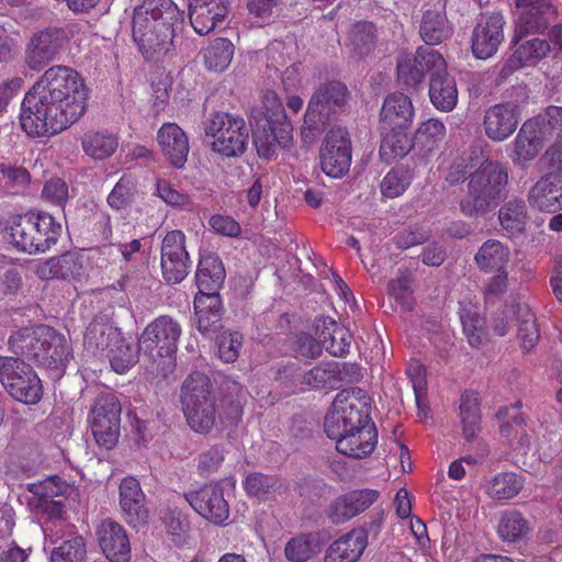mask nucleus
<instances>
[{"mask_svg": "<svg viewBox=\"0 0 562 562\" xmlns=\"http://www.w3.org/2000/svg\"><path fill=\"white\" fill-rule=\"evenodd\" d=\"M225 280V269L220 257L214 252L201 255L195 281L199 289L198 294L215 295Z\"/></svg>", "mask_w": 562, "mask_h": 562, "instance_id": "obj_34", "label": "nucleus"}, {"mask_svg": "<svg viewBox=\"0 0 562 562\" xmlns=\"http://www.w3.org/2000/svg\"><path fill=\"white\" fill-rule=\"evenodd\" d=\"M99 544L111 562H130L131 546L125 529L113 520H104L98 529Z\"/></svg>", "mask_w": 562, "mask_h": 562, "instance_id": "obj_29", "label": "nucleus"}, {"mask_svg": "<svg viewBox=\"0 0 562 562\" xmlns=\"http://www.w3.org/2000/svg\"><path fill=\"white\" fill-rule=\"evenodd\" d=\"M321 551L322 540L318 532L299 533L288 540L283 550L289 562H307Z\"/></svg>", "mask_w": 562, "mask_h": 562, "instance_id": "obj_40", "label": "nucleus"}, {"mask_svg": "<svg viewBox=\"0 0 562 562\" xmlns=\"http://www.w3.org/2000/svg\"><path fill=\"white\" fill-rule=\"evenodd\" d=\"M524 482L513 472L501 473L494 476V498L510 499L522 490Z\"/></svg>", "mask_w": 562, "mask_h": 562, "instance_id": "obj_62", "label": "nucleus"}, {"mask_svg": "<svg viewBox=\"0 0 562 562\" xmlns=\"http://www.w3.org/2000/svg\"><path fill=\"white\" fill-rule=\"evenodd\" d=\"M280 480L276 475H268L254 472L247 475L245 480V490L251 496L263 498L273 491L280 488Z\"/></svg>", "mask_w": 562, "mask_h": 562, "instance_id": "obj_58", "label": "nucleus"}, {"mask_svg": "<svg viewBox=\"0 0 562 562\" xmlns=\"http://www.w3.org/2000/svg\"><path fill=\"white\" fill-rule=\"evenodd\" d=\"M183 496L201 517L214 525H222L229 516V505L218 483L205 484L198 491L184 493Z\"/></svg>", "mask_w": 562, "mask_h": 562, "instance_id": "obj_18", "label": "nucleus"}, {"mask_svg": "<svg viewBox=\"0 0 562 562\" xmlns=\"http://www.w3.org/2000/svg\"><path fill=\"white\" fill-rule=\"evenodd\" d=\"M183 25L172 0H143L133 12L132 37L146 59H155L176 48Z\"/></svg>", "mask_w": 562, "mask_h": 562, "instance_id": "obj_2", "label": "nucleus"}, {"mask_svg": "<svg viewBox=\"0 0 562 562\" xmlns=\"http://www.w3.org/2000/svg\"><path fill=\"white\" fill-rule=\"evenodd\" d=\"M71 356V347L66 337L50 327L36 364L49 371L53 379H59L65 373Z\"/></svg>", "mask_w": 562, "mask_h": 562, "instance_id": "obj_23", "label": "nucleus"}, {"mask_svg": "<svg viewBox=\"0 0 562 562\" xmlns=\"http://www.w3.org/2000/svg\"><path fill=\"white\" fill-rule=\"evenodd\" d=\"M414 108L409 97L402 92L390 93L380 111V130L409 128Z\"/></svg>", "mask_w": 562, "mask_h": 562, "instance_id": "obj_30", "label": "nucleus"}, {"mask_svg": "<svg viewBox=\"0 0 562 562\" xmlns=\"http://www.w3.org/2000/svg\"><path fill=\"white\" fill-rule=\"evenodd\" d=\"M499 224L508 236H515L525 231L527 209L522 200H510L498 211Z\"/></svg>", "mask_w": 562, "mask_h": 562, "instance_id": "obj_45", "label": "nucleus"}, {"mask_svg": "<svg viewBox=\"0 0 562 562\" xmlns=\"http://www.w3.org/2000/svg\"><path fill=\"white\" fill-rule=\"evenodd\" d=\"M290 0H247L248 13L262 22H269L277 16Z\"/></svg>", "mask_w": 562, "mask_h": 562, "instance_id": "obj_64", "label": "nucleus"}, {"mask_svg": "<svg viewBox=\"0 0 562 562\" xmlns=\"http://www.w3.org/2000/svg\"><path fill=\"white\" fill-rule=\"evenodd\" d=\"M234 45L224 37L215 38L204 53L205 65L209 69L223 71L232 61Z\"/></svg>", "mask_w": 562, "mask_h": 562, "instance_id": "obj_52", "label": "nucleus"}, {"mask_svg": "<svg viewBox=\"0 0 562 562\" xmlns=\"http://www.w3.org/2000/svg\"><path fill=\"white\" fill-rule=\"evenodd\" d=\"M502 317L494 319V334L505 336L515 318L518 319V340L524 352H529L538 342L540 334L536 316L527 306H521L513 296L501 312Z\"/></svg>", "mask_w": 562, "mask_h": 562, "instance_id": "obj_13", "label": "nucleus"}, {"mask_svg": "<svg viewBox=\"0 0 562 562\" xmlns=\"http://www.w3.org/2000/svg\"><path fill=\"white\" fill-rule=\"evenodd\" d=\"M492 148L483 140H476L469 150L470 175L469 191L472 198V206L467 210L461 204L464 213L485 214L492 200Z\"/></svg>", "mask_w": 562, "mask_h": 562, "instance_id": "obj_9", "label": "nucleus"}, {"mask_svg": "<svg viewBox=\"0 0 562 562\" xmlns=\"http://www.w3.org/2000/svg\"><path fill=\"white\" fill-rule=\"evenodd\" d=\"M181 402L189 427L198 434H210L218 413L209 376L201 372L190 374L182 385Z\"/></svg>", "mask_w": 562, "mask_h": 562, "instance_id": "obj_7", "label": "nucleus"}, {"mask_svg": "<svg viewBox=\"0 0 562 562\" xmlns=\"http://www.w3.org/2000/svg\"><path fill=\"white\" fill-rule=\"evenodd\" d=\"M368 546V532L363 528L352 529L339 537L326 550L324 562H357Z\"/></svg>", "mask_w": 562, "mask_h": 562, "instance_id": "obj_32", "label": "nucleus"}, {"mask_svg": "<svg viewBox=\"0 0 562 562\" xmlns=\"http://www.w3.org/2000/svg\"><path fill=\"white\" fill-rule=\"evenodd\" d=\"M521 402L501 407L495 417L499 422V432L508 440L517 453L527 454L530 450L531 438L527 429V417L521 413Z\"/></svg>", "mask_w": 562, "mask_h": 562, "instance_id": "obj_19", "label": "nucleus"}, {"mask_svg": "<svg viewBox=\"0 0 562 562\" xmlns=\"http://www.w3.org/2000/svg\"><path fill=\"white\" fill-rule=\"evenodd\" d=\"M494 139L503 140L510 136L517 128L518 113L514 104L494 105Z\"/></svg>", "mask_w": 562, "mask_h": 562, "instance_id": "obj_55", "label": "nucleus"}, {"mask_svg": "<svg viewBox=\"0 0 562 562\" xmlns=\"http://www.w3.org/2000/svg\"><path fill=\"white\" fill-rule=\"evenodd\" d=\"M214 338L220 359L226 363L236 361L243 344V336L238 331H222Z\"/></svg>", "mask_w": 562, "mask_h": 562, "instance_id": "obj_60", "label": "nucleus"}, {"mask_svg": "<svg viewBox=\"0 0 562 562\" xmlns=\"http://www.w3.org/2000/svg\"><path fill=\"white\" fill-rule=\"evenodd\" d=\"M409 128L380 130L382 139L380 144V159L386 164L405 157L415 147L414 138L408 136Z\"/></svg>", "mask_w": 562, "mask_h": 562, "instance_id": "obj_37", "label": "nucleus"}, {"mask_svg": "<svg viewBox=\"0 0 562 562\" xmlns=\"http://www.w3.org/2000/svg\"><path fill=\"white\" fill-rule=\"evenodd\" d=\"M378 496L375 490L352 491L335 499L328 508L327 516L333 524H344L369 508Z\"/></svg>", "mask_w": 562, "mask_h": 562, "instance_id": "obj_26", "label": "nucleus"}, {"mask_svg": "<svg viewBox=\"0 0 562 562\" xmlns=\"http://www.w3.org/2000/svg\"><path fill=\"white\" fill-rule=\"evenodd\" d=\"M412 281L409 273L401 272V274L389 282L387 292L394 300L406 311L413 307L412 299Z\"/></svg>", "mask_w": 562, "mask_h": 562, "instance_id": "obj_61", "label": "nucleus"}, {"mask_svg": "<svg viewBox=\"0 0 562 562\" xmlns=\"http://www.w3.org/2000/svg\"><path fill=\"white\" fill-rule=\"evenodd\" d=\"M350 92L339 80L319 85L313 92L301 127V139L310 146L316 143L331 122L347 112Z\"/></svg>", "mask_w": 562, "mask_h": 562, "instance_id": "obj_3", "label": "nucleus"}, {"mask_svg": "<svg viewBox=\"0 0 562 562\" xmlns=\"http://www.w3.org/2000/svg\"><path fill=\"white\" fill-rule=\"evenodd\" d=\"M49 326H38L36 328L23 327L13 331L8 340L9 349L15 355L14 358L26 359L37 362L44 342L47 341Z\"/></svg>", "mask_w": 562, "mask_h": 562, "instance_id": "obj_28", "label": "nucleus"}, {"mask_svg": "<svg viewBox=\"0 0 562 562\" xmlns=\"http://www.w3.org/2000/svg\"><path fill=\"white\" fill-rule=\"evenodd\" d=\"M189 19L200 35L223 24L228 14V0H188Z\"/></svg>", "mask_w": 562, "mask_h": 562, "instance_id": "obj_20", "label": "nucleus"}, {"mask_svg": "<svg viewBox=\"0 0 562 562\" xmlns=\"http://www.w3.org/2000/svg\"><path fill=\"white\" fill-rule=\"evenodd\" d=\"M160 266L168 283H180L188 276L191 260L183 232L176 229L166 234L161 241Z\"/></svg>", "mask_w": 562, "mask_h": 562, "instance_id": "obj_16", "label": "nucleus"}, {"mask_svg": "<svg viewBox=\"0 0 562 562\" xmlns=\"http://www.w3.org/2000/svg\"><path fill=\"white\" fill-rule=\"evenodd\" d=\"M228 453L229 450L224 443H215L203 450L196 459L199 474L201 476H210L217 473Z\"/></svg>", "mask_w": 562, "mask_h": 562, "instance_id": "obj_57", "label": "nucleus"}, {"mask_svg": "<svg viewBox=\"0 0 562 562\" xmlns=\"http://www.w3.org/2000/svg\"><path fill=\"white\" fill-rule=\"evenodd\" d=\"M378 442V431L373 423H360L351 431L336 440V449L347 457L361 459L374 450Z\"/></svg>", "mask_w": 562, "mask_h": 562, "instance_id": "obj_24", "label": "nucleus"}, {"mask_svg": "<svg viewBox=\"0 0 562 562\" xmlns=\"http://www.w3.org/2000/svg\"><path fill=\"white\" fill-rule=\"evenodd\" d=\"M321 167L331 178L344 177L351 165V140L349 133L341 126H333L321 148Z\"/></svg>", "mask_w": 562, "mask_h": 562, "instance_id": "obj_14", "label": "nucleus"}, {"mask_svg": "<svg viewBox=\"0 0 562 562\" xmlns=\"http://www.w3.org/2000/svg\"><path fill=\"white\" fill-rule=\"evenodd\" d=\"M81 144L87 155L99 160L110 157L119 146L116 136L106 132H88Z\"/></svg>", "mask_w": 562, "mask_h": 562, "instance_id": "obj_48", "label": "nucleus"}, {"mask_svg": "<svg viewBox=\"0 0 562 562\" xmlns=\"http://www.w3.org/2000/svg\"><path fill=\"white\" fill-rule=\"evenodd\" d=\"M419 34L427 45H438L452 35V26L450 25L445 5L442 10H427L424 12Z\"/></svg>", "mask_w": 562, "mask_h": 562, "instance_id": "obj_38", "label": "nucleus"}, {"mask_svg": "<svg viewBox=\"0 0 562 562\" xmlns=\"http://www.w3.org/2000/svg\"><path fill=\"white\" fill-rule=\"evenodd\" d=\"M336 368V361L321 362L302 374L301 384L314 390L337 389Z\"/></svg>", "mask_w": 562, "mask_h": 562, "instance_id": "obj_49", "label": "nucleus"}, {"mask_svg": "<svg viewBox=\"0 0 562 562\" xmlns=\"http://www.w3.org/2000/svg\"><path fill=\"white\" fill-rule=\"evenodd\" d=\"M82 267V255L77 251H67L37 265L36 274L43 280L70 279L79 277Z\"/></svg>", "mask_w": 562, "mask_h": 562, "instance_id": "obj_35", "label": "nucleus"}, {"mask_svg": "<svg viewBox=\"0 0 562 562\" xmlns=\"http://www.w3.org/2000/svg\"><path fill=\"white\" fill-rule=\"evenodd\" d=\"M530 530V522L518 510H506L499 517L497 533L504 541L522 540Z\"/></svg>", "mask_w": 562, "mask_h": 562, "instance_id": "obj_46", "label": "nucleus"}, {"mask_svg": "<svg viewBox=\"0 0 562 562\" xmlns=\"http://www.w3.org/2000/svg\"><path fill=\"white\" fill-rule=\"evenodd\" d=\"M527 121L537 123L535 130L546 143L562 140V106L549 105L542 114Z\"/></svg>", "mask_w": 562, "mask_h": 562, "instance_id": "obj_43", "label": "nucleus"}, {"mask_svg": "<svg viewBox=\"0 0 562 562\" xmlns=\"http://www.w3.org/2000/svg\"><path fill=\"white\" fill-rule=\"evenodd\" d=\"M446 127L443 123L437 119H429L422 123L414 135L415 147L423 156L437 149L445 139Z\"/></svg>", "mask_w": 562, "mask_h": 562, "instance_id": "obj_44", "label": "nucleus"}, {"mask_svg": "<svg viewBox=\"0 0 562 562\" xmlns=\"http://www.w3.org/2000/svg\"><path fill=\"white\" fill-rule=\"evenodd\" d=\"M61 224L49 213L30 211L12 217L9 226L11 244L30 255L43 254L56 245Z\"/></svg>", "mask_w": 562, "mask_h": 562, "instance_id": "obj_5", "label": "nucleus"}, {"mask_svg": "<svg viewBox=\"0 0 562 562\" xmlns=\"http://www.w3.org/2000/svg\"><path fill=\"white\" fill-rule=\"evenodd\" d=\"M121 331L119 328L113 327L102 318H94L87 327L83 347L85 350L93 357L105 355L111 345H113Z\"/></svg>", "mask_w": 562, "mask_h": 562, "instance_id": "obj_36", "label": "nucleus"}, {"mask_svg": "<svg viewBox=\"0 0 562 562\" xmlns=\"http://www.w3.org/2000/svg\"><path fill=\"white\" fill-rule=\"evenodd\" d=\"M438 53L429 47H419L415 55L405 54L397 60V80L398 83L407 89H417L427 72H432L430 64H426L428 54Z\"/></svg>", "mask_w": 562, "mask_h": 562, "instance_id": "obj_31", "label": "nucleus"}, {"mask_svg": "<svg viewBox=\"0 0 562 562\" xmlns=\"http://www.w3.org/2000/svg\"><path fill=\"white\" fill-rule=\"evenodd\" d=\"M90 428L99 447L116 446L121 429V404L113 394L99 396L90 412Z\"/></svg>", "mask_w": 562, "mask_h": 562, "instance_id": "obj_12", "label": "nucleus"}, {"mask_svg": "<svg viewBox=\"0 0 562 562\" xmlns=\"http://www.w3.org/2000/svg\"><path fill=\"white\" fill-rule=\"evenodd\" d=\"M432 72L429 76V98L432 105L442 112L452 111L458 102V89L454 78L447 71V63L440 53L426 57Z\"/></svg>", "mask_w": 562, "mask_h": 562, "instance_id": "obj_17", "label": "nucleus"}, {"mask_svg": "<svg viewBox=\"0 0 562 562\" xmlns=\"http://www.w3.org/2000/svg\"><path fill=\"white\" fill-rule=\"evenodd\" d=\"M87 98L83 79L76 70L53 66L25 93L21 127L32 137L56 135L82 116Z\"/></svg>", "mask_w": 562, "mask_h": 562, "instance_id": "obj_1", "label": "nucleus"}, {"mask_svg": "<svg viewBox=\"0 0 562 562\" xmlns=\"http://www.w3.org/2000/svg\"><path fill=\"white\" fill-rule=\"evenodd\" d=\"M414 178V170L408 165L393 167L380 183L381 194L387 199L402 195L411 186Z\"/></svg>", "mask_w": 562, "mask_h": 562, "instance_id": "obj_47", "label": "nucleus"}, {"mask_svg": "<svg viewBox=\"0 0 562 562\" xmlns=\"http://www.w3.org/2000/svg\"><path fill=\"white\" fill-rule=\"evenodd\" d=\"M267 113L254 116L252 143L260 158L271 159L278 147H288L293 137V127L282 102L274 92L265 95Z\"/></svg>", "mask_w": 562, "mask_h": 562, "instance_id": "obj_6", "label": "nucleus"}, {"mask_svg": "<svg viewBox=\"0 0 562 562\" xmlns=\"http://www.w3.org/2000/svg\"><path fill=\"white\" fill-rule=\"evenodd\" d=\"M157 140L170 164L178 169L183 168L189 154V140L182 128L175 123H165L158 131Z\"/></svg>", "mask_w": 562, "mask_h": 562, "instance_id": "obj_33", "label": "nucleus"}, {"mask_svg": "<svg viewBox=\"0 0 562 562\" xmlns=\"http://www.w3.org/2000/svg\"><path fill=\"white\" fill-rule=\"evenodd\" d=\"M429 238L430 232L425 226L415 224L409 225L395 234L393 241L397 248L408 249L426 243Z\"/></svg>", "mask_w": 562, "mask_h": 562, "instance_id": "obj_63", "label": "nucleus"}, {"mask_svg": "<svg viewBox=\"0 0 562 562\" xmlns=\"http://www.w3.org/2000/svg\"><path fill=\"white\" fill-rule=\"evenodd\" d=\"M537 123L526 121L515 139L513 160L525 162L532 160L543 148L546 142L539 135Z\"/></svg>", "mask_w": 562, "mask_h": 562, "instance_id": "obj_41", "label": "nucleus"}, {"mask_svg": "<svg viewBox=\"0 0 562 562\" xmlns=\"http://www.w3.org/2000/svg\"><path fill=\"white\" fill-rule=\"evenodd\" d=\"M142 352L140 341L134 342L131 339L123 337L121 334L119 339L111 345V348L105 353L109 358L111 368L119 374L127 372L139 360Z\"/></svg>", "mask_w": 562, "mask_h": 562, "instance_id": "obj_39", "label": "nucleus"}, {"mask_svg": "<svg viewBox=\"0 0 562 562\" xmlns=\"http://www.w3.org/2000/svg\"><path fill=\"white\" fill-rule=\"evenodd\" d=\"M520 9L518 25L525 33H544L558 15V8L551 0H516Z\"/></svg>", "mask_w": 562, "mask_h": 562, "instance_id": "obj_21", "label": "nucleus"}, {"mask_svg": "<svg viewBox=\"0 0 562 562\" xmlns=\"http://www.w3.org/2000/svg\"><path fill=\"white\" fill-rule=\"evenodd\" d=\"M460 416L463 425V435L470 441L474 438L481 422L477 394L465 393L461 396Z\"/></svg>", "mask_w": 562, "mask_h": 562, "instance_id": "obj_53", "label": "nucleus"}, {"mask_svg": "<svg viewBox=\"0 0 562 562\" xmlns=\"http://www.w3.org/2000/svg\"><path fill=\"white\" fill-rule=\"evenodd\" d=\"M551 52L549 42L532 38L520 44L507 63V67L517 69L525 66H535Z\"/></svg>", "mask_w": 562, "mask_h": 562, "instance_id": "obj_42", "label": "nucleus"}, {"mask_svg": "<svg viewBox=\"0 0 562 562\" xmlns=\"http://www.w3.org/2000/svg\"><path fill=\"white\" fill-rule=\"evenodd\" d=\"M120 506L125 521L135 529L145 526L149 513L145 506V494L139 482L132 476L124 477L120 484Z\"/></svg>", "mask_w": 562, "mask_h": 562, "instance_id": "obj_22", "label": "nucleus"}, {"mask_svg": "<svg viewBox=\"0 0 562 562\" xmlns=\"http://www.w3.org/2000/svg\"><path fill=\"white\" fill-rule=\"evenodd\" d=\"M164 522L176 544L180 546L186 542L190 530V522L180 509L168 508L164 516Z\"/></svg>", "mask_w": 562, "mask_h": 562, "instance_id": "obj_59", "label": "nucleus"}, {"mask_svg": "<svg viewBox=\"0 0 562 562\" xmlns=\"http://www.w3.org/2000/svg\"><path fill=\"white\" fill-rule=\"evenodd\" d=\"M196 328L205 337L213 339L223 329V304L220 294H196L194 297Z\"/></svg>", "mask_w": 562, "mask_h": 562, "instance_id": "obj_27", "label": "nucleus"}, {"mask_svg": "<svg viewBox=\"0 0 562 562\" xmlns=\"http://www.w3.org/2000/svg\"><path fill=\"white\" fill-rule=\"evenodd\" d=\"M529 205L540 212L562 210V176L546 173L528 192Z\"/></svg>", "mask_w": 562, "mask_h": 562, "instance_id": "obj_25", "label": "nucleus"}, {"mask_svg": "<svg viewBox=\"0 0 562 562\" xmlns=\"http://www.w3.org/2000/svg\"><path fill=\"white\" fill-rule=\"evenodd\" d=\"M87 555L86 541L82 536L72 535L69 539L54 547L49 562H82Z\"/></svg>", "mask_w": 562, "mask_h": 562, "instance_id": "obj_51", "label": "nucleus"}, {"mask_svg": "<svg viewBox=\"0 0 562 562\" xmlns=\"http://www.w3.org/2000/svg\"><path fill=\"white\" fill-rule=\"evenodd\" d=\"M472 53L477 59L492 57V16L482 15L472 34Z\"/></svg>", "mask_w": 562, "mask_h": 562, "instance_id": "obj_54", "label": "nucleus"}, {"mask_svg": "<svg viewBox=\"0 0 562 562\" xmlns=\"http://www.w3.org/2000/svg\"><path fill=\"white\" fill-rule=\"evenodd\" d=\"M180 335V324L168 315L159 316L146 326L139 341L150 373L167 379L175 371Z\"/></svg>", "mask_w": 562, "mask_h": 562, "instance_id": "obj_4", "label": "nucleus"}, {"mask_svg": "<svg viewBox=\"0 0 562 562\" xmlns=\"http://www.w3.org/2000/svg\"><path fill=\"white\" fill-rule=\"evenodd\" d=\"M26 490L42 502L66 495L71 486L60 476L52 475L43 481L27 484Z\"/></svg>", "mask_w": 562, "mask_h": 562, "instance_id": "obj_56", "label": "nucleus"}, {"mask_svg": "<svg viewBox=\"0 0 562 562\" xmlns=\"http://www.w3.org/2000/svg\"><path fill=\"white\" fill-rule=\"evenodd\" d=\"M66 42L67 34L59 27H48L34 33L25 47V65L32 70H42L57 58Z\"/></svg>", "mask_w": 562, "mask_h": 562, "instance_id": "obj_15", "label": "nucleus"}, {"mask_svg": "<svg viewBox=\"0 0 562 562\" xmlns=\"http://www.w3.org/2000/svg\"><path fill=\"white\" fill-rule=\"evenodd\" d=\"M204 132L212 136V149L224 157H238L248 146L249 130L244 119L215 112L204 123Z\"/></svg>", "mask_w": 562, "mask_h": 562, "instance_id": "obj_11", "label": "nucleus"}, {"mask_svg": "<svg viewBox=\"0 0 562 562\" xmlns=\"http://www.w3.org/2000/svg\"><path fill=\"white\" fill-rule=\"evenodd\" d=\"M368 401L364 391L360 387L341 390L325 416L324 430L326 435L336 441L360 423L369 422V413L363 409L368 405Z\"/></svg>", "mask_w": 562, "mask_h": 562, "instance_id": "obj_8", "label": "nucleus"}, {"mask_svg": "<svg viewBox=\"0 0 562 562\" xmlns=\"http://www.w3.org/2000/svg\"><path fill=\"white\" fill-rule=\"evenodd\" d=\"M375 26L371 22H357L349 33V47L359 57L368 55L375 46Z\"/></svg>", "mask_w": 562, "mask_h": 562, "instance_id": "obj_50", "label": "nucleus"}, {"mask_svg": "<svg viewBox=\"0 0 562 562\" xmlns=\"http://www.w3.org/2000/svg\"><path fill=\"white\" fill-rule=\"evenodd\" d=\"M0 382L12 398L26 405L43 396L42 382L24 359L0 356Z\"/></svg>", "mask_w": 562, "mask_h": 562, "instance_id": "obj_10", "label": "nucleus"}]
</instances>
